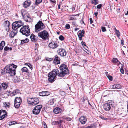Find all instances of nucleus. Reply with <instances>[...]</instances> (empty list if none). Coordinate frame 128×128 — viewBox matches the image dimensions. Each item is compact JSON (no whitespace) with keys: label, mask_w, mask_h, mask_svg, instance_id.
Segmentation results:
<instances>
[{"label":"nucleus","mask_w":128,"mask_h":128,"mask_svg":"<svg viewBox=\"0 0 128 128\" xmlns=\"http://www.w3.org/2000/svg\"><path fill=\"white\" fill-rule=\"evenodd\" d=\"M59 68L60 72L58 69H54L48 73V79L49 82H52L54 81L57 75L58 76L63 77L65 75L69 74V71L66 65L64 64H62Z\"/></svg>","instance_id":"nucleus-1"},{"label":"nucleus","mask_w":128,"mask_h":128,"mask_svg":"<svg viewBox=\"0 0 128 128\" xmlns=\"http://www.w3.org/2000/svg\"><path fill=\"white\" fill-rule=\"evenodd\" d=\"M17 66L13 64L7 65L5 67L4 72H2V74H5V73L8 74L9 76H12L16 74V69L17 68Z\"/></svg>","instance_id":"nucleus-2"},{"label":"nucleus","mask_w":128,"mask_h":128,"mask_svg":"<svg viewBox=\"0 0 128 128\" xmlns=\"http://www.w3.org/2000/svg\"><path fill=\"white\" fill-rule=\"evenodd\" d=\"M23 24V22L20 20L16 21L13 22L12 24L13 30L10 34V37L11 38L14 37L18 32V29Z\"/></svg>","instance_id":"nucleus-3"},{"label":"nucleus","mask_w":128,"mask_h":128,"mask_svg":"<svg viewBox=\"0 0 128 128\" xmlns=\"http://www.w3.org/2000/svg\"><path fill=\"white\" fill-rule=\"evenodd\" d=\"M20 32L26 36H29L30 34V28L28 26H23L20 30Z\"/></svg>","instance_id":"nucleus-4"},{"label":"nucleus","mask_w":128,"mask_h":128,"mask_svg":"<svg viewBox=\"0 0 128 128\" xmlns=\"http://www.w3.org/2000/svg\"><path fill=\"white\" fill-rule=\"evenodd\" d=\"M35 31L38 32L43 30L45 28V26L41 21L40 20L35 26Z\"/></svg>","instance_id":"nucleus-5"},{"label":"nucleus","mask_w":128,"mask_h":128,"mask_svg":"<svg viewBox=\"0 0 128 128\" xmlns=\"http://www.w3.org/2000/svg\"><path fill=\"white\" fill-rule=\"evenodd\" d=\"M38 36L43 40L48 39V38L49 34L46 30H44L38 33Z\"/></svg>","instance_id":"nucleus-6"},{"label":"nucleus","mask_w":128,"mask_h":128,"mask_svg":"<svg viewBox=\"0 0 128 128\" xmlns=\"http://www.w3.org/2000/svg\"><path fill=\"white\" fill-rule=\"evenodd\" d=\"M22 102L21 98L16 97L14 100V106L16 108H18L20 106Z\"/></svg>","instance_id":"nucleus-7"},{"label":"nucleus","mask_w":128,"mask_h":128,"mask_svg":"<svg viewBox=\"0 0 128 128\" xmlns=\"http://www.w3.org/2000/svg\"><path fill=\"white\" fill-rule=\"evenodd\" d=\"M42 107V105H37L32 110L33 113L37 115L38 114Z\"/></svg>","instance_id":"nucleus-8"},{"label":"nucleus","mask_w":128,"mask_h":128,"mask_svg":"<svg viewBox=\"0 0 128 128\" xmlns=\"http://www.w3.org/2000/svg\"><path fill=\"white\" fill-rule=\"evenodd\" d=\"M58 54L61 56H65L66 54V50L62 48H59L57 50Z\"/></svg>","instance_id":"nucleus-9"},{"label":"nucleus","mask_w":128,"mask_h":128,"mask_svg":"<svg viewBox=\"0 0 128 128\" xmlns=\"http://www.w3.org/2000/svg\"><path fill=\"white\" fill-rule=\"evenodd\" d=\"M7 115V113L5 110H0V120H3Z\"/></svg>","instance_id":"nucleus-10"},{"label":"nucleus","mask_w":128,"mask_h":128,"mask_svg":"<svg viewBox=\"0 0 128 128\" xmlns=\"http://www.w3.org/2000/svg\"><path fill=\"white\" fill-rule=\"evenodd\" d=\"M49 48L52 49H54L57 48L58 46L57 43L54 42H52L48 44Z\"/></svg>","instance_id":"nucleus-11"},{"label":"nucleus","mask_w":128,"mask_h":128,"mask_svg":"<svg viewBox=\"0 0 128 128\" xmlns=\"http://www.w3.org/2000/svg\"><path fill=\"white\" fill-rule=\"evenodd\" d=\"M112 106V104H110V102L108 103V102L104 104V108L105 110L108 111L110 109L111 106Z\"/></svg>","instance_id":"nucleus-12"},{"label":"nucleus","mask_w":128,"mask_h":128,"mask_svg":"<svg viewBox=\"0 0 128 128\" xmlns=\"http://www.w3.org/2000/svg\"><path fill=\"white\" fill-rule=\"evenodd\" d=\"M24 19L26 22H31V19L29 15L24 14L22 15Z\"/></svg>","instance_id":"nucleus-13"},{"label":"nucleus","mask_w":128,"mask_h":128,"mask_svg":"<svg viewBox=\"0 0 128 128\" xmlns=\"http://www.w3.org/2000/svg\"><path fill=\"white\" fill-rule=\"evenodd\" d=\"M53 62L56 64H58L60 63V58L57 55L55 56Z\"/></svg>","instance_id":"nucleus-14"},{"label":"nucleus","mask_w":128,"mask_h":128,"mask_svg":"<svg viewBox=\"0 0 128 128\" xmlns=\"http://www.w3.org/2000/svg\"><path fill=\"white\" fill-rule=\"evenodd\" d=\"M50 93L48 91L42 92H40L39 95L42 96H47L50 95Z\"/></svg>","instance_id":"nucleus-15"},{"label":"nucleus","mask_w":128,"mask_h":128,"mask_svg":"<svg viewBox=\"0 0 128 128\" xmlns=\"http://www.w3.org/2000/svg\"><path fill=\"white\" fill-rule=\"evenodd\" d=\"M79 120L82 124H84L86 121L87 120L85 117L83 116L80 117Z\"/></svg>","instance_id":"nucleus-16"},{"label":"nucleus","mask_w":128,"mask_h":128,"mask_svg":"<svg viewBox=\"0 0 128 128\" xmlns=\"http://www.w3.org/2000/svg\"><path fill=\"white\" fill-rule=\"evenodd\" d=\"M53 111L54 113L58 114L61 113L62 112V110L61 108L57 107L54 108Z\"/></svg>","instance_id":"nucleus-17"},{"label":"nucleus","mask_w":128,"mask_h":128,"mask_svg":"<svg viewBox=\"0 0 128 128\" xmlns=\"http://www.w3.org/2000/svg\"><path fill=\"white\" fill-rule=\"evenodd\" d=\"M31 4V1L30 0H27L25 1L23 4V6L25 8H27L30 6Z\"/></svg>","instance_id":"nucleus-18"},{"label":"nucleus","mask_w":128,"mask_h":128,"mask_svg":"<svg viewBox=\"0 0 128 128\" xmlns=\"http://www.w3.org/2000/svg\"><path fill=\"white\" fill-rule=\"evenodd\" d=\"M33 103H32V105L35 106L38 104L39 102L38 99L36 98H33Z\"/></svg>","instance_id":"nucleus-19"},{"label":"nucleus","mask_w":128,"mask_h":128,"mask_svg":"<svg viewBox=\"0 0 128 128\" xmlns=\"http://www.w3.org/2000/svg\"><path fill=\"white\" fill-rule=\"evenodd\" d=\"M84 31L82 30L81 31V32L79 33L78 35L79 38L80 40H82V37L84 36Z\"/></svg>","instance_id":"nucleus-20"},{"label":"nucleus","mask_w":128,"mask_h":128,"mask_svg":"<svg viewBox=\"0 0 128 128\" xmlns=\"http://www.w3.org/2000/svg\"><path fill=\"white\" fill-rule=\"evenodd\" d=\"M111 87L113 88L117 89H120L121 88V85L120 84H118L112 85Z\"/></svg>","instance_id":"nucleus-21"},{"label":"nucleus","mask_w":128,"mask_h":128,"mask_svg":"<svg viewBox=\"0 0 128 128\" xmlns=\"http://www.w3.org/2000/svg\"><path fill=\"white\" fill-rule=\"evenodd\" d=\"M30 38L31 40L33 42H36L37 40L36 36L33 34H31L30 36Z\"/></svg>","instance_id":"nucleus-22"},{"label":"nucleus","mask_w":128,"mask_h":128,"mask_svg":"<svg viewBox=\"0 0 128 128\" xmlns=\"http://www.w3.org/2000/svg\"><path fill=\"white\" fill-rule=\"evenodd\" d=\"M63 121L62 120H60L59 121H54L53 122L52 124H58L59 126H61V123Z\"/></svg>","instance_id":"nucleus-23"},{"label":"nucleus","mask_w":128,"mask_h":128,"mask_svg":"<svg viewBox=\"0 0 128 128\" xmlns=\"http://www.w3.org/2000/svg\"><path fill=\"white\" fill-rule=\"evenodd\" d=\"M21 71L23 72H26V73H29V71L28 69L26 67H24L22 68L21 69Z\"/></svg>","instance_id":"nucleus-24"},{"label":"nucleus","mask_w":128,"mask_h":128,"mask_svg":"<svg viewBox=\"0 0 128 128\" xmlns=\"http://www.w3.org/2000/svg\"><path fill=\"white\" fill-rule=\"evenodd\" d=\"M10 25V22L8 21H5L3 24L4 27L9 26Z\"/></svg>","instance_id":"nucleus-25"},{"label":"nucleus","mask_w":128,"mask_h":128,"mask_svg":"<svg viewBox=\"0 0 128 128\" xmlns=\"http://www.w3.org/2000/svg\"><path fill=\"white\" fill-rule=\"evenodd\" d=\"M54 98H52L48 102V104L50 105L53 104L54 102Z\"/></svg>","instance_id":"nucleus-26"},{"label":"nucleus","mask_w":128,"mask_h":128,"mask_svg":"<svg viewBox=\"0 0 128 128\" xmlns=\"http://www.w3.org/2000/svg\"><path fill=\"white\" fill-rule=\"evenodd\" d=\"M2 85L4 89H6L8 87V84L5 82H3L2 84Z\"/></svg>","instance_id":"nucleus-27"},{"label":"nucleus","mask_w":128,"mask_h":128,"mask_svg":"<svg viewBox=\"0 0 128 128\" xmlns=\"http://www.w3.org/2000/svg\"><path fill=\"white\" fill-rule=\"evenodd\" d=\"M33 98H28L27 99V101L28 104H31L32 105V103H33Z\"/></svg>","instance_id":"nucleus-28"},{"label":"nucleus","mask_w":128,"mask_h":128,"mask_svg":"<svg viewBox=\"0 0 128 128\" xmlns=\"http://www.w3.org/2000/svg\"><path fill=\"white\" fill-rule=\"evenodd\" d=\"M112 62L114 63H116L118 62V64H120V62H119L116 58H114L112 60Z\"/></svg>","instance_id":"nucleus-29"},{"label":"nucleus","mask_w":128,"mask_h":128,"mask_svg":"<svg viewBox=\"0 0 128 128\" xmlns=\"http://www.w3.org/2000/svg\"><path fill=\"white\" fill-rule=\"evenodd\" d=\"M20 92V91L18 90H14L12 92V94L13 95H15L17 94L18 93Z\"/></svg>","instance_id":"nucleus-30"},{"label":"nucleus","mask_w":128,"mask_h":128,"mask_svg":"<svg viewBox=\"0 0 128 128\" xmlns=\"http://www.w3.org/2000/svg\"><path fill=\"white\" fill-rule=\"evenodd\" d=\"M29 41V40L27 38H26L25 40H21V44H23L25 43H26L28 42Z\"/></svg>","instance_id":"nucleus-31"},{"label":"nucleus","mask_w":128,"mask_h":128,"mask_svg":"<svg viewBox=\"0 0 128 128\" xmlns=\"http://www.w3.org/2000/svg\"><path fill=\"white\" fill-rule=\"evenodd\" d=\"M91 3L94 4H98V0H92Z\"/></svg>","instance_id":"nucleus-32"},{"label":"nucleus","mask_w":128,"mask_h":128,"mask_svg":"<svg viewBox=\"0 0 128 128\" xmlns=\"http://www.w3.org/2000/svg\"><path fill=\"white\" fill-rule=\"evenodd\" d=\"M74 16V14L70 15L69 16L70 17V20H76V18L73 17Z\"/></svg>","instance_id":"nucleus-33"},{"label":"nucleus","mask_w":128,"mask_h":128,"mask_svg":"<svg viewBox=\"0 0 128 128\" xmlns=\"http://www.w3.org/2000/svg\"><path fill=\"white\" fill-rule=\"evenodd\" d=\"M115 33L117 36L118 38L120 39L119 37L120 36V34L119 31L118 30H116V31H115Z\"/></svg>","instance_id":"nucleus-34"},{"label":"nucleus","mask_w":128,"mask_h":128,"mask_svg":"<svg viewBox=\"0 0 128 128\" xmlns=\"http://www.w3.org/2000/svg\"><path fill=\"white\" fill-rule=\"evenodd\" d=\"M4 104L6 107L9 108L10 107V104L9 102L4 103Z\"/></svg>","instance_id":"nucleus-35"},{"label":"nucleus","mask_w":128,"mask_h":128,"mask_svg":"<svg viewBox=\"0 0 128 128\" xmlns=\"http://www.w3.org/2000/svg\"><path fill=\"white\" fill-rule=\"evenodd\" d=\"M25 65H27L30 69L32 70V67L31 64L29 63H26L25 64Z\"/></svg>","instance_id":"nucleus-36"},{"label":"nucleus","mask_w":128,"mask_h":128,"mask_svg":"<svg viewBox=\"0 0 128 128\" xmlns=\"http://www.w3.org/2000/svg\"><path fill=\"white\" fill-rule=\"evenodd\" d=\"M42 0H36L35 4L36 5H38L42 2Z\"/></svg>","instance_id":"nucleus-37"},{"label":"nucleus","mask_w":128,"mask_h":128,"mask_svg":"<svg viewBox=\"0 0 128 128\" xmlns=\"http://www.w3.org/2000/svg\"><path fill=\"white\" fill-rule=\"evenodd\" d=\"M124 66H122L121 67L120 69V72L122 74H124Z\"/></svg>","instance_id":"nucleus-38"},{"label":"nucleus","mask_w":128,"mask_h":128,"mask_svg":"<svg viewBox=\"0 0 128 128\" xmlns=\"http://www.w3.org/2000/svg\"><path fill=\"white\" fill-rule=\"evenodd\" d=\"M5 44V42L4 41H2L0 44V46H2L4 47Z\"/></svg>","instance_id":"nucleus-39"},{"label":"nucleus","mask_w":128,"mask_h":128,"mask_svg":"<svg viewBox=\"0 0 128 128\" xmlns=\"http://www.w3.org/2000/svg\"><path fill=\"white\" fill-rule=\"evenodd\" d=\"M60 94L62 96H64L66 95V93L63 91H61L60 92Z\"/></svg>","instance_id":"nucleus-40"},{"label":"nucleus","mask_w":128,"mask_h":128,"mask_svg":"<svg viewBox=\"0 0 128 128\" xmlns=\"http://www.w3.org/2000/svg\"><path fill=\"white\" fill-rule=\"evenodd\" d=\"M16 124V122L14 121H13L10 122L9 123V125H12L13 124Z\"/></svg>","instance_id":"nucleus-41"},{"label":"nucleus","mask_w":128,"mask_h":128,"mask_svg":"<svg viewBox=\"0 0 128 128\" xmlns=\"http://www.w3.org/2000/svg\"><path fill=\"white\" fill-rule=\"evenodd\" d=\"M65 28L66 29H69L70 28V24H66V25Z\"/></svg>","instance_id":"nucleus-42"},{"label":"nucleus","mask_w":128,"mask_h":128,"mask_svg":"<svg viewBox=\"0 0 128 128\" xmlns=\"http://www.w3.org/2000/svg\"><path fill=\"white\" fill-rule=\"evenodd\" d=\"M59 39L61 40H63L64 39V38L62 36L60 35L59 37Z\"/></svg>","instance_id":"nucleus-43"},{"label":"nucleus","mask_w":128,"mask_h":128,"mask_svg":"<svg viewBox=\"0 0 128 128\" xmlns=\"http://www.w3.org/2000/svg\"><path fill=\"white\" fill-rule=\"evenodd\" d=\"M101 29L102 30V31L103 32H105L106 31V28L105 27H104L102 26L101 27Z\"/></svg>","instance_id":"nucleus-44"},{"label":"nucleus","mask_w":128,"mask_h":128,"mask_svg":"<svg viewBox=\"0 0 128 128\" xmlns=\"http://www.w3.org/2000/svg\"><path fill=\"white\" fill-rule=\"evenodd\" d=\"M86 128H95V126H90L86 127Z\"/></svg>","instance_id":"nucleus-45"},{"label":"nucleus","mask_w":128,"mask_h":128,"mask_svg":"<svg viewBox=\"0 0 128 128\" xmlns=\"http://www.w3.org/2000/svg\"><path fill=\"white\" fill-rule=\"evenodd\" d=\"M108 78L110 80L112 81V76H108Z\"/></svg>","instance_id":"nucleus-46"},{"label":"nucleus","mask_w":128,"mask_h":128,"mask_svg":"<svg viewBox=\"0 0 128 128\" xmlns=\"http://www.w3.org/2000/svg\"><path fill=\"white\" fill-rule=\"evenodd\" d=\"M46 60L47 61H50L52 60V58H46Z\"/></svg>","instance_id":"nucleus-47"},{"label":"nucleus","mask_w":128,"mask_h":128,"mask_svg":"<svg viewBox=\"0 0 128 128\" xmlns=\"http://www.w3.org/2000/svg\"><path fill=\"white\" fill-rule=\"evenodd\" d=\"M4 49L5 51H7L9 49V48L7 46H6L4 48Z\"/></svg>","instance_id":"nucleus-48"},{"label":"nucleus","mask_w":128,"mask_h":128,"mask_svg":"<svg viewBox=\"0 0 128 128\" xmlns=\"http://www.w3.org/2000/svg\"><path fill=\"white\" fill-rule=\"evenodd\" d=\"M102 6V5L101 4H100L97 6L96 7L98 8H100Z\"/></svg>","instance_id":"nucleus-49"},{"label":"nucleus","mask_w":128,"mask_h":128,"mask_svg":"<svg viewBox=\"0 0 128 128\" xmlns=\"http://www.w3.org/2000/svg\"><path fill=\"white\" fill-rule=\"evenodd\" d=\"M9 26L4 27L6 30L8 32L9 30Z\"/></svg>","instance_id":"nucleus-50"},{"label":"nucleus","mask_w":128,"mask_h":128,"mask_svg":"<svg viewBox=\"0 0 128 128\" xmlns=\"http://www.w3.org/2000/svg\"><path fill=\"white\" fill-rule=\"evenodd\" d=\"M72 24L74 26H78V25L75 22H72Z\"/></svg>","instance_id":"nucleus-51"},{"label":"nucleus","mask_w":128,"mask_h":128,"mask_svg":"<svg viewBox=\"0 0 128 128\" xmlns=\"http://www.w3.org/2000/svg\"><path fill=\"white\" fill-rule=\"evenodd\" d=\"M42 124H43L44 126V128H47V126L46 125V124L45 122H43L42 123Z\"/></svg>","instance_id":"nucleus-52"},{"label":"nucleus","mask_w":128,"mask_h":128,"mask_svg":"<svg viewBox=\"0 0 128 128\" xmlns=\"http://www.w3.org/2000/svg\"><path fill=\"white\" fill-rule=\"evenodd\" d=\"M100 118H101L102 119L105 120H106L107 119V118H105L104 117H103V116H100Z\"/></svg>","instance_id":"nucleus-53"},{"label":"nucleus","mask_w":128,"mask_h":128,"mask_svg":"<svg viewBox=\"0 0 128 128\" xmlns=\"http://www.w3.org/2000/svg\"><path fill=\"white\" fill-rule=\"evenodd\" d=\"M66 120L67 121H70L71 119L70 118H66Z\"/></svg>","instance_id":"nucleus-54"},{"label":"nucleus","mask_w":128,"mask_h":128,"mask_svg":"<svg viewBox=\"0 0 128 128\" xmlns=\"http://www.w3.org/2000/svg\"><path fill=\"white\" fill-rule=\"evenodd\" d=\"M81 44L82 45H84V46H86L85 44V42H84L83 41H82L81 42Z\"/></svg>","instance_id":"nucleus-55"},{"label":"nucleus","mask_w":128,"mask_h":128,"mask_svg":"<svg viewBox=\"0 0 128 128\" xmlns=\"http://www.w3.org/2000/svg\"><path fill=\"white\" fill-rule=\"evenodd\" d=\"M80 23H81V24H82V23H83L84 24V22L83 21V18H82V20H81L80 21Z\"/></svg>","instance_id":"nucleus-56"},{"label":"nucleus","mask_w":128,"mask_h":128,"mask_svg":"<svg viewBox=\"0 0 128 128\" xmlns=\"http://www.w3.org/2000/svg\"><path fill=\"white\" fill-rule=\"evenodd\" d=\"M90 24H92V18H90Z\"/></svg>","instance_id":"nucleus-57"},{"label":"nucleus","mask_w":128,"mask_h":128,"mask_svg":"<svg viewBox=\"0 0 128 128\" xmlns=\"http://www.w3.org/2000/svg\"><path fill=\"white\" fill-rule=\"evenodd\" d=\"M98 12H94V14L96 16H97V15L98 14Z\"/></svg>","instance_id":"nucleus-58"},{"label":"nucleus","mask_w":128,"mask_h":128,"mask_svg":"<svg viewBox=\"0 0 128 128\" xmlns=\"http://www.w3.org/2000/svg\"><path fill=\"white\" fill-rule=\"evenodd\" d=\"M75 7H76V4H75L74 7H72V9L73 11L74 10H75Z\"/></svg>","instance_id":"nucleus-59"},{"label":"nucleus","mask_w":128,"mask_h":128,"mask_svg":"<svg viewBox=\"0 0 128 128\" xmlns=\"http://www.w3.org/2000/svg\"><path fill=\"white\" fill-rule=\"evenodd\" d=\"M121 41V44L122 45L124 44V40H122Z\"/></svg>","instance_id":"nucleus-60"},{"label":"nucleus","mask_w":128,"mask_h":128,"mask_svg":"<svg viewBox=\"0 0 128 128\" xmlns=\"http://www.w3.org/2000/svg\"><path fill=\"white\" fill-rule=\"evenodd\" d=\"M83 61L85 63H86L87 62V60H83Z\"/></svg>","instance_id":"nucleus-61"},{"label":"nucleus","mask_w":128,"mask_h":128,"mask_svg":"<svg viewBox=\"0 0 128 128\" xmlns=\"http://www.w3.org/2000/svg\"><path fill=\"white\" fill-rule=\"evenodd\" d=\"M79 14H76L74 15V16H79Z\"/></svg>","instance_id":"nucleus-62"},{"label":"nucleus","mask_w":128,"mask_h":128,"mask_svg":"<svg viewBox=\"0 0 128 128\" xmlns=\"http://www.w3.org/2000/svg\"><path fill=\"white\" fill-rule=\"evenodd\" d=\"M50 1L51 2H54V3H55L56 2V1L55 0H50Z\"/></svg>","instance_id":"nucleus-63"},{"label":"nucleus","mask_w":128,"mask_h":128,"mask_svg":"<svg viewBox=\"0 0 128 128\" xmlns=\"http://www.w3.org/2000/svg\"><path fill=\"white\" fill-rule=\"evenodd\" d=\"M79 30V28H76L75 29V31H77V30Z\"/></svg>","instance_id":"nucleus-64"}]
</instances>
